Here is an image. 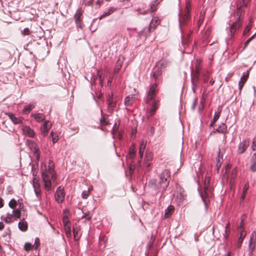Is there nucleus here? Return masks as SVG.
<instances>
[{"mask_svg": "<svg viewBox=\"0 0 256 256\" xmlns=\"http://www.w3.org/2000/svg\"><path fill=\"white\" fill-rule=\"evenodd\" d=\"M41 170L44 189L48 192L50 191L52 189V184H56V173H48L46 164L44 162L41 164Z\"/></svg>", "mask_w": 256, "mask_h": 256, "instance_id": "obj_1", "label": "nucleus"}, {"mask_svg": "<svg viewBox=\"0 0 256 256\" xmlns=\"http://www.w3.org/2000/svg\"><path fill=\"white\" fill-rule=\"evenodd\" d=\"M170 176V172L165 170L160 174L158 180H152L150 181L149 184L154 189L162 188L165 190L169 184L168 178Z\"/></svg>", "mask_w": 256, "mask_h": 256, "instance_id": "obj_2", "label": "nucleus"}, {"mask_svg": "<svg viewBox=\"0 0 256 256\" xmlns=\"http://www.w3.org/2000/svg\"><path fill=\"white\" fill-rule=\"evenodd\" d=\"M201 70V60H196V68L192 73V82L193 86L192 89L194 92H195L196 89L198 87L199 81L200 72Z\"/></svg>", "mask_w": 256, "mask_h": 256, "instance_id": "obj_3", "label": "nucleus"}, {"mask_svg": "<svg viewBox=\"0 0 256 256\" xmlns=\"http://www.w3.org/2000/svg\"><path fill=\"white\" fill-rule=\"evenodd\" d=\"M26 144L30 150L34 152L36 160H39L40 152L36 143L32 140H28Z\"/></svg>", "mask_w": 256, "mask_h": 256, "instance_id": "obj_4", "label": "nucleus"}, {"mask_svg": "<svg viewBox=\"0 0 256 256\" xmlns=\"http://www.w3.org/2000/svg\"><path fill=\"white\" fill-rule=\"evenodd\" d=\"M210 180V176H206L204 180V192L202 194V198L204 201V199L209 196L211 191L210 189L208 187Z\"/></svg>", "mask_w": 256, "mask_h": 256, "instance_id": "obj_5", "label": "nucleus"}, {"mask_svg": "<svg viewBox=\"0 0 256 256\" xmlns=\"http://www.w3.org/2000/svg\"><path fill=\"white\" fill-rule=\"evenodd\" d=\"M157 90H157L156 84L155 83L151 86L150 88V89H149V90L148 92V96H147V98L146 100V103H148L151 100L154 99L156 96V93Z\"/></svg>", "mask_w": 256, "mask_h": 256, "instance_id": "obj_6", "label": "nucleus"}, {"mask_svg": "<svg viewBox=\"0 0 256 256\" xmlns=\"http://www.w3.org/2000/svg\"><path fill=\"white\" fill-rule=\"evenodd\" d=\"M32 184L36 196L39 197L41 194L40 184L38 176H34L32 179Z\"/></svg>", "mask_w": 256, "mask_h": 256, "instance_id": "obj_7", "label": "nucleus"}, {"mask_svg": "<svg viewBox=\"0 0 256 256\" xmlns=\"http://www.w3.org/2000/svg\"><path fill=\"white\" fill-rule=\"evenodd\" d=\"M190 18V12H188V10L182 11L180 14V26H181L182 24H184Z\"/></svg>", "mask_w": 256, "mask_h": 256, "instance_id": "obj_8", "label": "nucleus"}, {"mask_svg": "<svg viewBox=\"0 0 256 256\" xmlns=\"http://www.w3.org/2000/svg\"><path fill=\"white\" fill-rule=\"evenodd\" d=\"M65 196V193L63 189H62L60 187H59L55 194V200L58 202L60 203L62 202Z\"/></svg>", "mask_w": 256, "mask_h": 256, "instance_id": "obj_9", "label": "nucleus"}, {"mask_svg": "<svg viewBox=\"0 0 256 256\" xmlns=\"http://www.w3.org/2000/svg\"><path fill=\"white\" fill-rule=\"evenodd\" d=\"M52 123L50 121L47 120L41 126L40 131L44 136H46L48 134L50 130L52 128Z\"/></svg>", "mask_w": 256, "mask_h": 256, "instance_id": "obj_10", "label": "nucleus"}, {"mask_svg": "<svg viewBox=\"0 0 256 256\" xmlns=\"http://www.w3.org/2000/svg\"><path fill=\"white\" fill-rule=\"evenodd\" d=\"M250 142L248 140H244L242 142H241L239 146L238 149V152L239 154H242L244 153L248 147L249 146Z\"/></svg>", "mask_w": 256, "mask_h": 256, "instance_id": "obj_11", "label": "nucleus"}, {"mask_svg": "<svg viewBox=\"0 0 256 256\" xmlns=\"http://www.w3.org/2000/svg\"><path fill=\"white\" fill-rule=\"evenodd\" d=\"M242 24V22H234L230 26V30L231 38L234 37L236 32V31L237 30L239 29V28L241 27Z\"/></svg>", "mask_w": 256, "mask_h": 256, "instance_id": "obj_12", "label": "nucleus"}, {"mask_svg": "<svg viewBox=\"0 0 256 256\" xmlns=\"http://www.w3.org/2000/svg\"><path fill=\"white\" fill-rule=\"evenodd\" d=\"M249 72L247 71L246 72L244 73L242 76L241 77L240 80L238 84V88L240 91L242 90L244 84L246 82L248 78Z\"/></svg>", "mask_w": 256, "mask_h": 256, "instance_id": "obj_13", "label": "nucleus"}, {"mask_svg": "<svg viewBox=\"0 0 256 256\" xmlns=\"http://www.w3.org/2000/svg\"><path fill=\"white\" fill-rule=\"evenodd\" d=\"M136 161H130L129 163H128L127 164V165H128V170H129V173H130V174H132L133 172H134V170L136 168ZM136 164H137V166L138 167H139L140 166V161H136Z\"/></svg>", "mask_w": 256, "mask_h": 256, "instance_id": "obj_14", "label": "nucleus"}, {"mask_svg": "<svg viewBox=\"0 0 256 256\" xmlns=\"http://www.w3.org/2000/svg\"><path fill=\"white\" fill-rule=\"evenodd\" d=\"M154 30L149 26L145 28L142 30L140 31L139 33V36L140 38L146 39L148 34Z\"/></svg>", "mask_w": 256, "mask_h": 256, "instance_id": "obj_15", "label": "nucleus"}, {"mask_svg": "<svg viewBox=\"0 0 256 256\" xmlns=\"http://www.w3.org/2000/svg\"><path fill=\"white\" fill-rule=\"evenodd\" d=\"M82 12L80 9L77 10L75 15H74V19L75 22L76 26L80 28H81V20L80 18L82 15Z\"/></svg>", "mask_w": 256, "mask_h": 256, "instance_id": "obj_16", "label": "nucleus"}, {"mask_svg": "<svg viewBox=\"0 0 256 256\" xmlns=\"http://www.w3.org/2000/svg\"><path fill=\"white\" fill-rule=\"evenodd\" d=\"M23 132L24 134L29 137L33 138L35 136L34 132L28 126H25L22 129Z\"/></svg>", "mask_w": 256, "mask_h": 256, "instance_id": "obj_17", "label": "nucleus"}, {"mask_svg": "<svg viewBox=\"0 0 256 256\" xmlns=\"http://www.w3.org/2000/svg\"><path fill=\"white\" fill-rule=\"evenodd\" d=\"M124 61V58H119L114 68V73L116 74L120 69Z\"/></svg>", "mask_w": 256, "mask_h": 256, "instance_id": "obj_18", "label": "nucleus"}, {"mask_svg": "<svg viewBox=\"0 0 256 256\" xmlns=\"http://www.w3.org/2000/svg\"><path fill=\"white\" fill-rule=\"evenodd\" d=\"M73 233H74V239L76 240H78L81 236L80 232V228L79 226H74L73 228Z\"/></svg>", "mask_w": 256, "mask_h": 256, "instance_id": "obj_19", "label": "nucleus"}, {"mask_svg": "<svg viewBox=\"0 0 256 256\" xmlns=\"http://www.w3.org/2000/svg\"><path fill=\"white\" fill-rule=\"evenodd\" d=\"M18 226L20 230L22 232H26L28 230V224L27 222L23 219L20 220L18 224Z\"/></svg>", "mask_w": 256, "mask_h": 256, "instance_id": "obj_20", "label": "nucleus"}, {"mask_svg": "<svg viewBox=\"0 0 256 256\" xmlns=\"http://www.w3.org/2000/svg\"><path fill=\"white\" fill-rule=\"evenodd\" d=\"M159 3L160 2H158V0H156L152 2L150 6V9L148 10V12H153L156 10L157 6Z\"/></svg>", "mask_w": 256, "mask_h": 256, "instance_id": "obj_21", "label": "nucleus"}, {"mask_svg": "<svg viewBox=\"0 0 256 256\" xmlns=\"http://www.w3.org/2000/svg\"><path fill=\"white\" fill-rule=\"evenodd\" d=\"M158 102H159L158 101H154V102L152 103V108L150 110V111L149 112V116H152L154 114L155 112L156 111V110H157V108H158V107L159 106Z\"/></svg>", "mask_w": 256, "mask_h": 256, "instance_id": "obj_22", "label": "nucleus"}, {"mask_svg": "<svg viewBox=\"0 0 256 256\" xmlns=\"http://www.w3.org/2000/svg\"><path fill=\"white\" fill-rule=\"evenodd\" d=\"M246 235V232H244V230H242L240 232V236L238 238V243H237V248H240L242 244V243L243 240L244 238Z\"/></svg>", "mask_w": 256, "mask_h": 256, "instance_id": "obj_23", "label": "nucleus"}, {"mask_svg": "<svg viewBox=\"0 0 256 256\" xmlns=\"http://www.w3.org/2000/svg\"><path fill=\"white\" fill-rule=\"evenodd\" d=\"M3 220L7 224L12 222L15 220L12 212V214L8 213Z\"/></svg>", "mask_w": 256, "mask_h": 256, "instance_id": "obj_24", "label": "nucleus"}, {"mask_svg": "<svg viewBox=\"0 0 256 256\" xmlns=\"http://www.w3.org/2000/svg\"><path fill=\"white\" fill-rule=\"evenodd\" d=\"M160 24L159 20L156 18H154L150 22L149 26L152 28L153 30H155L156 26Z\"/></svg>", "mask_w": 256, "mask_h": 256, "instance_id": "obj_25", "label": "nucleus"}, {"mask_svg": "<svg viewBox=\"0 0 256 256\" xmlns=\"http://www.w3.org/2000/svg\"><path fill=\"white\" fill-rule=\"evenodd\" d=\"M35 106L34 103H30L29 104L26 106L23 109V112L25 114H28L32 108Z\"/></svg>", "mask_w": 256, "mask_h": 256, "instance_id": "obj_26", "label": "nucleus"}, {"mask_svg": "<svg viewBox=\"0 0 256 256\" xmlns=\"http://www.w3.org/2000/svg\"><path fill=\"white\" fill-rule=\"evenodd\" d=\"M31 116L33 117L38 122L44 120L45 118V116L42 114H32Z\"/></svg>", "mask_w": 256, "mask_h": 256, "instance_id": "obj_27", "label": "nucleus"}, {"mask_svg": "<svg viewBox=\"0 0 256 256\" xmlns=\"http://www.w3.org/2000/svg\"><path fill=\"white\" fill-rule=\"evenodd\" d=\"M174 211V206H169L165 211L166 218H169Z\"/></svg>", "mask_w": 256, "mask_h": 256, "instance_id": "obj_28", "label": "nucleus"}, {"mask_svg": "<svg viewBox=\"0 0 256 256\" xmlns=\"http://www.w3.org/2000/svg\"><path fill=\"white\" fill-rule=\"evenodd\" d=\"M6 114L14 124H18L21 122L19 118H16L12 114L8 113Z\"/></svg>", "mask_w": 256, "mask_h": 256, "instance_id": "obj_29", "label": "nucleus"}, {"mask_svg": "<svg viewBox=\"0 0 256 256\" xmlns=\"http://www.w3.org/2000/svg\"><path fill=\"white\" fill-rule=\"evenodd\" d=\"M256 243L249 242L248 244V254L249 256H254V252L255 250Z\"/></svg>", "mask_w": 256, "mask_h": 256, "instance_id": "obj_30", "label": "nucleus"}, {"mask_svg": "<svg viewBox=\"0 0 256 256\" xmlns=\"http://www.w3.org/2000/svg\"><path fill=\"white\" fill-rule=\"evenodd\" d=\"M205 12H201L200 14L198 20L197 22V26L200 28L201 24L203 23L204 19Z\"/></svg>", "mask_w": 256, "mask_h": 256, "instance_id": "obj_31", "label": "nucleus"}, {"mask_svg": "<svg viewBox=\"0 0 256 256\" xmlns=\"http://www.w3.org/2000/svg\"><path fill=\"white\" fill-rule=\"evenodd\" d=\"M134 102V98L132 96H128L125 98L124 104L126 106H130L132 105Z\"/></svg>", "mask_w": 256, "mask_h": 256, "instance_id": "obj_32", "label": "nucleus"}, {"mask_svg": "<svg viewBox=\"0 0 256 256\" xmlns=\"http://www.w3.org/2000/svg\"><path fill=\"white\" fill-rule=\"evenodd\" d=\"M112 94L111 95L109 94L108 99V106L110 108H114L116 106V103L112 100Z\"/></svg>", "mask_w": 256, "mask_h": 256, "instance_id": "obj_33", "label": "nucleus"}, {"mask_svg": "<svg viewBox=\"0 0 256 256\" xmlns=\"http://www.w3.org/2000/svg\"><path fill=\"white\" fill-rule=\"evenodd\" d=\"M162 74L161 70L159 68H156L153 70L152 72V76L155 79H156L159 76H160Z\"/></svg>", "mask_w": 256, "mask_h": 256, "instance_id": "obj_34", "label": "nucleus"}, {"mask_svg": "<svg viewBox=\"0 0 256 256\" xmlns=\"http://www.w3.org/2000/svg\"><path fill=\"white\" fill-rule=\"evenodd\" d=\"M227 130V126L226 124H222L217 129L216 131L220 133H226Z\"/></svg>", "mask_w": 256, "mask_h": 256, "instance_id": "obj_35", "label": "nucleus"}, {"mask_svg": "<svg viewBox=\"0 0 256 256\" xmlns=\"http://www.w3.org/2000/svg\"><path fill=\"white\" fill-rule=\"evenodd\" d=\"M64 230L68 238L71 236V229L70 224H66L64 226Z\"/></svg>", "mask_w": 256, "mask_h": 256, "instance_id": "obj_36", "label": "nucleus"}, {"mask_svg": "<svg viewBox=\"0 0 256 256\" xmlns=\"http://www.w3.org/2000/svg\"><path fill=\"white\" fill-rule=\"evenodd\" d=\"M244 12L241 10V6L238 7L236 9V15L238 16V19L236 22H242V18L241 16L242 14H244Z\"/></svg>", "mask_w": 256, "mask_h": 256, "instance_id": "obj_37", "label": "nucleus"}, {"mask_svg": "<svg viewBox=\"0 0 256 256\" xmlns=\"http://www.w3.org/2000/svg\"><path fill=\"white\" fill-rule=\"evenodd\" d=\"M54 161H49L48 165V169L47 171L48 173H55L54 168Z\"/></svg>", "mask_w": 256, "mask_h": 256, "instance_id": "obj_38", "label": "nucleus"}, {"mask_svg": "<svg viewBox=\"0 0 256 256\" xmlns=\"http://www.w3.org/2000/svg\"><path fill=\"white\" fill-rule=\"evenodd\" d=\"M14 220H16L17 218H20L21 216V212L19 209L14 210L12 212Z\"/></svg>", "mask_w": 256, "mask_h": 256, "instance_id": "obj_39", "label": "nucleus"}, {"mask_svg": "<svg viewBox=\"0 0 256 256\" xmlns=\"http://www.w3.org/2000/svg\"><path fill=\"white\" fill-rule=\"evenodd\" d=\"M220 112L221 110H220V112H215L214 114V117L213 118V120H212L211 122H210V125L212 126H214V123L218 120L220 116Z\"/></svg>", "mask_w": 256, "mask_h": 256, "instance_id": "obj_40", "label": "nucleus"}, {"mask_svg": "<svg viewBox=\"0 0 256 256\" xmlns=\"http://www.w3.org/2000/svg\"><path fill=\"white\" fill-rule=\"evenodd\" d=\"M135 154V150L134 146V145H132V146L130 148L129 150V158L132 159L134 158V156Z\"/></svg>", "mask_w": 256, "mask_h": 256, "instance_id": "obj_41", "label": "nucleus"}, {"mask_svg": "<svg viewBox=\"0 0 256 256\" xmlns=\"http://www.w3.org/2000/svg\"><path fill=\"white\" fill-rule=\"evenodd\" d=\"M115 10V8H110L106 12H105L100 17V19L102 18L110 15Z\"/></svg>", "mask_w": 256, "mask_h": 256, "instance_id": "obj_42", "label": "nucleus"}, {"mask_svg": "<svg viewBox=\"0 0 256 256\" xmlns=\"http://www.w3.org/2000/svg\"><path fill=\"white\" fill-rule=\"evenodd\" d=\"M50 136L54 144L57 142L58 140V136L53 130H52L50 132Z\"/></svg>", "mask_w": 256, "mask_h": 256, "instance_id": "obj_43", "label": "nucleus"}, {"mask_svg": "<svg viewBox=\"0 0 256 256\" xmlns=\"http://www.w3.org/2000/svg\"><path fill=\"white\" fill-rule=\"evenodd\" d=\"M230 223L228 222L226 224V225L225 227V234L224 236V238L226 239L229 236L230 232Z\"/></svg>", "mask_w": 256, "mask_h": 256, "instance_id": "obj_44", "label": "nucleus"}, {"mask_svg": "<svg viewBox=\"0 0 256 256\" xmlns=\"http://www.w3.org/2000/svg\"><path fill=\"white\" fill-rule=\"evenodd\" d=\"M155 236L154 234H152L148 244V248H151L155 240Z\"/></svg>", "mask_w": 256, "mask_h": 256, "instance_id": "obj_45", "label": "nucleus"}, {"mask_svg": "<svg viewBox=\"0 0 256 256\" xmlns=\"http://www.w3.org/2000/svg\"><path fill=\"white\" fill-rule=\"evenodd\" d=\"M92 188H88V190H84L82 192V198L84 199H86L90 195V192Z\"/></svg>", "mask_w": 256, "mask_h": 256, "instance_id": "obj_46", "label": "nucleus"}, {"mask_svg": "<svg viewBox=\"0 0 256 256\" xmlns=\"http://www.w3.org/2000/svg\"><path fill=\"white\" fill-rule=\"evenodd\" d=\"M17 205V202L14 198L10 200L8 203L9 206L12 208H14Z\"/></svg>", "mask_w": 256, "mask_h": 256, "instance_id": "obj_47", "label": "nucleus"}, {"mask_svg": "<svg viewBox=\"0 0 256 256\" xmlns=\"http://www.w3.org/2000/svg\"><path fill=\"white\" fill-rule=\"evenodd\" d=\"M250 242L256 243V231H254L250 237Z\"/></svg>", "mask_w": 256, "mask_h": 256, "instance_id": "obj_48", "label": "nucleus"}, {"mask_svg": "<svg viewBox=\"0 0 256 256\" xmlns=\"http://www.w3.org/2000/svg\"><path fill=\"white\" fill-rule=\"evenodd\" d=\"M236 177V172H234V170H233L232 172V176L230 178V184L231 186L234 184V178Z\"/></svg>", "mask_w": 256, "mask_h": 256, "instance_id": "obj_49", "label": "nucleus"}, {"mask_svg": "<svg viewBox=\"0 0 256 256\" xmlns=\"http://www.w3.org/2000/svg\"><path fill=\"white\" fill-rule=\"evenodd\" d=\"M21 34L23 36H28L31 34V32L30 31V30L28 28H25L23 30L21 31Z\"/></svg>", "mask_w": 256, "mask_h": 256, "instance_id": "obj_50", "label": "nucleus"}, {"mask_svg": "<svg viewBox=\"0 0 256 256\" xmlns=\"http://www.w3.org/2000/svg\"><path fill=\"white\" fill-rule=\"evenodd\" d=\"M32 247H33V246L32 244L29 243V242H26L24 246V249L26 251H29L32 248Z\"/></svg>", "mask_w": 256, "mask_h": 256, "instance_id": "obj_51", "label": "nucleus"}, {"mask_svg": "<svg viewBox=\"0 0 256 256\" xmlns=\"http://www.w3.org/2000/svg\"><path fill=\"white\" fill-rule=\"evenodd\" d=\"M82 218H85L86 220L90 221L92 218V216H90L88 212V214H84L82 216Z\"/></svg>", "mask_w": 256, "mask_h": 256, "instance_id": "obj_52", "label": "nucleus"}, {"mask_svg": "<svg viewBox=\"0 0 256 256\" xmlns=\"http://www.w3.org/2000/svg\"><path fill=\"white\" fill-rule=\"evenodd\" d=\"M209 74L210 72L208 71L206 72L203 76V80L204 82H208L209 79Z\"/></svg>", "mask_w": 256, "mask_h": 256, "instance_id": "obj_53", "label": "nucleus"}, {"mask_svg": "<svg viewBox=\"0 0 256 256\" xmlns=\"http://www.w3.org/2000/svg\"><path fill=\"white\" fill-rule=\"evenodd\" d=\"M250 169L252 172L256 171V161H252L250 166Z\"/></svg>", "mask_w": 256, "mask_h": 256, "instance_id": "obj_54", "label": "nucleus"}, {"mask_svg": "<svg viewBox=\"0 0 256 256\" xmlns=\"http://www.w3.org/2000/svg\"><path fill=\"white\" fill-rule=\"evenodd\" d=\"M146 146V142L144 140H142L141 142L140 146V150H144Z\"/></svg>", "mask_w": 256, "mask_h": 256, "instance_id": "obj_55", "label": "nucleus"}, {"mask_svg": "<svg viewBox=\"0 0 256 256\" xmlns=\"http://www.w3.org/2000/svg\"><path fill=\"white\" fill-rule=\"evenodd\" d=\"M256 34H254L253 36H252L250 38L245 42L244 44V48H245L249 44V43L254 38V36H255Z\"/></svg>", "mask_w": 256, "mask_h": 256, "instance_id": "obj_56", "label": "nucleus"}, {"mask_svg": "<svg viewBox=\"0 0 256 256\" xmlns=\"http://www.w3.org/2000/svg\"><path fill=\"white\" fill-rule=\"evenodd\" d=\"M62 221H63L64 226H65V224H70V221L68 220V217L66 216H64L63 217Z\"/></svg>", "mask_w": 256, "mask_h": 256, "instance_id": "obj_57", "label": "nucleus"}, {"mask_svg": "<svg viewBox=\"0 0 256 256\" xmlns=\"http://www.w3.org/2000/svg\"><path fill=\"white\" fill-rule=\"evenodd\" d=\"M100 124L102 126H106L108 124V122L104 118H102L100 120Z\"/></svg>", "mask_w": 256, "mask_h": 256, "instance_id": "obj_58", "label": "nucleus"}, {"mask_svg": "<svg viewBox=\"0 0 256 256\" xmlns=\"http://www.w3.org/2000/svg\"><path fill=\"white\" fill-rule=\"evenodd\" d=\"M251 28H252V26H251L250 24V25H248L246 27V28H245V29L244 30V34H246L247 33H248L250 32V30Z\"/></svg>", "mask_w": 256, "mask_h": 256, "instance_id": "obj_59", "label": "nucleus"}, {"mask_svg": "<svg viewBox=\"0 0 256 256\" xmlns=\"http://www.w3.org/2000/svg\"><path fill=\"white\" fill-rule=\"evenodd\" d=\"M220 159L222 160L224 159V154L222 151H220V150L219 154L218 155V160H220Z\"/></svg>", "mask_w": 256, "mask_h": 256, "instance_id": "obj_60", "label": "nucleus"}, {"mask_svg": "<svg viewBox=\"0 0 256 256\" xmlns=\"http://www.w3.org/2000/svg\"><path fill=\"white\" fill-rule=\"evenodd\" d=\"M252 148L254 151L256 150V138L253 140Z\"/></svg>", "mask_w": 256, "mask_h": 256, "instance_id": "obj_61", "label": "nucleus"}, {"mask_svg": "<svg viewBox=\"0 0 256 256\" xmlns=\"http://www.w3.org/2000/svg\"><path fill=\"white\" fill-rule=\"evenodd\" d=\"M230 168H231V164H227L226 165V166H225V170H226L225 173L226 174H227Z\"/></svg>", "mask_w": 256, "mask_h": 256, "instance_id": "obj_62", "label": "nucleus"}, {"mask_svg": "<svg viewBox=\"0 0 256 256\" xmlns=\"http://www.w3.org/2000/svg\"><path fill=\"white\" fill-rule=\"evenodd\" d=\"M248 184H246L244 186L243 188V192H242L244 193V194H246L248 189Z\"/></svg>", "mask_w": 256, "mask_h": 256, "instance_id": "obj_63", "label": "nucleus"}, {"mask_svg": "<svg viewBox=\"0 0 256 256\" xmlns=\"http://www.w3.org/2000/svg\"><path fill=\"white\" fill-rule=\"evenodd\" d=\"M190 4L189 2H187L186 6V9L184 10H188V12H190Z\"/></svg>", "mask_w": 256, "mask_h": 256, "instance_id": "obj_64", "label": "nucleus"}]
</instances>
